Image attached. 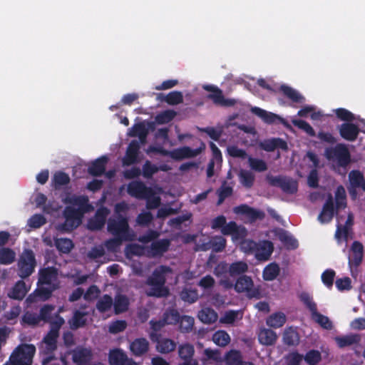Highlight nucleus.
<instances>
[{"label":"nucleus","instance_id":"13d9d810","mask_svg":"<svg viewBox=\"0 0 365 365\" xmlns=\"http://www.w3.org/2000/svg\"><path fill=\"white\" fill-rule=\"evenodd\" d=\"M225 361L227 365H239L242 361L240 353L236 350H231L226 354Z\"/></svg>","mask_w":365,"mask_h":365},{"label":"nucleus","instance_id":"72a5a7b5","mask_svg":"<svg viewBox=\"0 0 365 365\" xmlns=\"http://www.w3.org/2000/svg\"><path fill=\"white\" fill-rule=\"evenodd\" d=\"M212 340L217 346L225 347L230 344L231 339L225 331L218 330L213 334Z\"/></svg>","mask_w":365,"mask_h":365},{"label":"nucleus","instance_id":"0eeeda50","mask_svg":"<svg viewBox=\"0 0 365 365\" xmlns=\"http://www.w3.org/2000/svg\"><path fill=\"white\" fill-rule=\"evenodd\" d=\"M205 148L203 145L202 148L192 149L190 147L185 146L169 151L162 147L150 146L146 153L150 154L151 153H158L165 156H170L173 160H181L185 158H191L198 155L202 149Z\"/></svg>","mask_w":365,"mask_h":365},{"label":"nucleus","instance_id":"de8ad7c7","mask_svg":"<svg viewBox=\"0 0 365 365\" xmlns=\"http://www.w3.org/2000/svg\"><path fill=\"white\" fill-rule=\"evenodd\" d=\"M226 240L221 236L212 237L207 245L206 249H212L215 252H220L225 247Z\"/></svg>","mask_w":365,"mask_h":365},{"label":"nucleus","instance_id":"6e6552de","mask_svg":"<svg viewBox=\"0 0 365 365\" xmlns=\"http://www.w3.org/2000/svg\"><path fill=\"white\" fill-rule=\"evenodd\" d=\"M35 352L34 345L21 344L14 350L5 365H31Z\"/></svg>","mask_w":365,"mask_h":365},{"label":"nucleus","instance_id":"774afa93","mask_svg":"<svg viewBox=\"0 0 365 365\" xmlns=\"http://www.w3.org/2000/svg\"><path fill=\"white\" fill-rule=\"evenodd\" d=\"M305 361L309 365H316L321 360V354L316 350H311L304 356Z\"/></svg>","mask_w":365,"mask_h":365},{"label":"nucleus","instance_id":"7c9ffc66","mask_svg":"<svg viewBox=\"0 0 365 365\" xmlns=\"http://www.w3.org/2000/svg\"><path fill=\"white\" fill-rule=\"evenodd\" d=\"M360 340V335L356 334H351L349 335L337 336L335 338V341L337 345L341 348L358 344Z\"/></svg>","mask_w":365,"mask_h":365},{"label":"nucleus","instance_id":"49530a36","mask_svg":"<svg viewBox=\"0 0 365 365\" xmlns=\"http://www.w3.org/2000/svg\"><path fill=\"white\" fill-rule=\"evenodd\" d=\"M209 98L216 104L223 106H231L235 103V99L225 98L222 93H212Z\"/></svg>","mask_w":365,"mask_h":365},{"label":"nucleus","instance_id":"37998d69","mask_svg":"<svg viewBox=\"0 0 365 365\" xmlns=\"http://www.w3.org/2000/svg\"><path fill=\"white\" fill-rule=\"evenodd\" d=\"M279 267L276 263H270L263 270V278L266 281L274 280L279 274Z\"/></svg>","mask_w":365,"mask_h":365},{"label":"nucleus","instance_id":"c9c22d12","mask_svg":"<svg viewBox=\"0 0 365 365\" xmlns=\"http://www.w3.org/2000/svg\"><path fill=\"white\" fill-rule=\"evenodd\" d=\"M276 181L285 192L292 194L297 190V182L296 180L288 178H279Z\"/></svg>","mask_w":365,"mask_h":365},{"label":"nucleus","instance_id":"bb28decb","mask_svg":"<svg viewBox=\"0 0 365 365\" xmlns=\"http://www.w3.org/2000/svg\"><path fill=\"white\" fill-rule=\"evenodd\" d=\"M259 146L262 149L271 152L276 148H282L283 150L287 149V143L279 138H272L265 140L260 143Z\"/></svg>","mask_w":365,"mask_h":365},{"label":"nucleus","instance_id":"603ef678","mask_svg":"<svg viewBox=\"0 0 365 365\" xmlns=\"http://www.w3.org/2000/svg\"><path fill=\"white\" fill-rule=\"evenodd\" d=\"M129 135L138 137L141 143H144L147 135V130L143 124H136L130 129Z\"/></svg>","mask_w":365,"mask_h":365},{"label":"nucleus","instance_id":"f257e3e1","mask_svg":"<svg viewBox=\"0 0 365 365\" xmlns=\"http://www.w3.org/2000/svg\"><path fill=\"white\" fill-rule=\"evenodd\" d=\"M63 200L69 205L64 211L66 221L61 227L66 231L77 227L81 222L83 214L93 210V207L88 204V197L85 196L68 195Z\"/></svg>","mask_w":365,"mask_h":365},{"label":"nucleus","instance_id":"1a4fd4ad","mask_svg":"<svg viewBox=\"0 0 365 365\" xmlns=\"http://www.w3.org/2000/svg\"><path fill=\"white\" fill-rule=\"evenodd\" d=\"M35 352L34 345L21 344L14 350L5 365H31Z\"/></svg>","mask_w":365,"mask_h":365},{"label":"nucleus","instance_id":"cd10ccee","mask_svg":"<svg viewBox=\"0 0 365 365\" xmlns=\"http://www.w3.org/2000/svg\"><path fill=\"white\" fill-rule=\"evenodd\" d=\"M29 289L26 287L25 282L19 280L8 293V296L11 299L19 300L25 297Z\"/></svg>","mask_w":365,"mask_h":365},{"label":"nucleus","instance_id":"4468645a","mask_svg":"<svg viewBox=\"0 0 365 365\" xmlns=\"http://www.w3.org/2000/svg\"><path fill=\"white\" fill-rule=\"evenodd\" d=\"M251 112L252 113H254L255 115H257L259 118H261L266 123L272 124V123H275L277 121H279L282 124H283L285 127H287V128L290 127V125L288 124V123L285 120L282 118L280 116H279L278 115L274 114L271 112H269V111H267L260 108L252 107Z\"/></svg>","mask_w":365,"mask_h":365},{"label":"nucleus","instance_id":"338daca9","mask_svg":"<svg viewBox=\"0 0 365 365\" xmlns=\"http://www.w3.org/2000/svg\"><path fill=\"white\" fill-rule=\"evenodd\" d=\"M312 317L317 323H318L323 328L327 329H331L332 324L327 317L324 316L317 312Z\"/></svg>","mask_w":365,"mask_h":365},{"label":"nucleus","instance_id":"c03bdc74","mask_svg":"<svg viewBox=\"0 0 365 365\" xmlns=\"http://www.w3.org/2000/svg\"><path fill=\"white\" fill-rule=\"evenodd\" d=\"M350 184L353 187H361L365 191V180L359 171H351L349 175Z\"/></svg>","mask_w":365,"mask_h":365},{"label":"nucleus","instance_id":"a19ab883","mask_svg":"<svg viewBox=\"0 0 365 365\" xmlns=\"http://www.w3.org/2000/svg\"><path fill=\"white\" fill-rule=\"evenodd\" d=\"M129 305L128 299L122 294H118L115 298L113 307L116 314L125 312Z\"/></svg>","mask_w":365,"mask_h":365},{"label":"nucleus","instance_id":"2f4dec72","mask_svg":"<svg viewBox=\"0 0 365 365\" xmlns=\"http://www.w3.org/2000/svg\"><path fill=\"white\" fill-rule=\"evenodd\" d=\"M170 245L168 240H161L152 243L149 253L152 256L161 255L167 251Z\"/></svg>","mask_w":365,"mask_h":365},{"label":"nucleus","instance_id":"6ab92c4d","mask_svg":"<svg viewBox=\"0 0 365 365\" xmlns=\"http://www.w3.org/2000/svg\"><path fill=\"white\" fill-rule=\"evenodd\" d=\"M233 287L237 292H247L250 297H254L257 294V292L252 289L253 282L250 277L242 276L240 277Z\"/></svg>","mask_w":365,"mask_h":365},{"label":"nucleus","instance_id":"412c9836","mask_svg":"<svg viewBox=\"0 0 365 365\" xmlns=\"http://www.w3.org/2000/svg\"><path fill=\"white\" fill-rule=\"evenodd\" d=\"M140 145L138 141L133 140L126 151L123 159V165H130L137 162Z\"/></svg>","mask_w":365,"mask_h":365},{"label":"nucleus","instance_id":"a18cd8bd","mask_svg":"<svg viewBox=\"0 0 365 365\" xmlns=\"http://www.w3.org/2000/svg\"><path fill=\"white\" fill-rule=\"evenodd\" d=\"M86 312L76 311L74 313L73 317L69 320L71 328L76 329L83 327L86 322Z\"/></svg>","mask_w":365,"mask_h":365},{"label":"nucleus","instance_id":"2eb2a0df","mask_svg":"<svg viewBox=\"0 0 365 365\" xmlns=\"http://www.w3.org/2000/svg\"><path fill=\"white\" fill-rule=\"evenodd\" d=\"M223 235H231L232 240L235 242L242 241L247 236V232L243 227H239L234 222H230L222 229Z\"/></svg>","mask_w":365,"mask_h":365},{"label":"nucleus","instance_id":"dca6fc26","mask_svg":"<svg viewBox=\"0 0 365 365\" xmlns=\"http://www.w3.org/2000/svg\"><path fill=\"white\" fill-rule=\"evenodd\" d=\"M127 190L131 196L143 199L148 197V195L151 192V187H146L142 182L133 181L128 184Z\"/></svg>","mask_w":365,"mask_h":365},{"label":"nucleus","instance_id":"423d86ee","mask_svg":"<svg viewBox=\"0 0 365 365\" xmlns=\"http://www.w3.org/2000/svg\"><path fill=\"white\" fill-rule=\"evenodd\" d=\"M63 324L64 319L60 316H56L55 320L51 322V329L44 337L40 347L41 353L43 354L42 359L43 365L47 364L53 359L50 354L56 349L58 331Z\"/></svg>","mask_w":365,"mask_h":365},{"label":"nucleus","instance_id":"bf43d9fd","mask_svg":"<svg viewBox=\"0 0 365 365\" xmlns=\"http://www.w3.org/2000/svg\"><path fill=\"white\" fill-rule=\"evenodd\" d=\"M180 329L182 332L190 331L194 326L195 319L190 316H183L180 318Z\"/></svg>","mask_w":365,"mask_h":365},{"label":"nucleus","instance_id":"ea45409f","mask_svg":"<svg viewBox=\"0 0 365 365\" xmlns=\"http://www.w3.org/2000/svg\"><path fill=\"white\" fill-rule=\"evenodd\" d=\"M107 160L108 159L106 156H103L96 160L89 167V173H91L93 175H98L103 173L105 170V166L107 163Z\"/></svg>","mask_w":365,"mask_h":365},{"label":"nucleus","instance_id":"4d7b16f0","mask_svg":"<svg viewBox=\"0 0 365 365\" xmlns=\"http://www.w3.org/2000/svg\"><path fill=\"white\" fill-rule=\"evenodd\" d=\"M55 307L52 305H45L43 306L40 311V317L41 320L45 322H48L51 324V321L55 320L56 316H59L58 314H56L54 316L51 315V313L54 310Z\"/></svg>","mask_w":365,"mask_h":365},{"label":"nucleus","instance_id":"f8f14e48","mask_svg":"<svg viewBox=\"0 0 365 365\" xmlns=\"http://www.w3.org/2000/svg\"><path fill=\"white\" fill-rule=\"evenodd\" d=\"M325 155L328 159L336 161L340 165H347L350 160L347 148L341 144L335 148L327 149Z\"/></svg>","mask_w":365,"mask_h":365},{"label":"nucleus","instance_id":"3c124183","mask_svg":"<svg viewBox=\"0 0 365 365\" xmlns=\"http://www.w3.org/2000/svg\"><path fill=\"white\" fill-rule=\"evenodd\" d=\"M248 163L250 168L257 172H264L267 170V165L265 161L262 159L248 158Z\"/></svg>","mask_w":365,"mask_h":365},{"label":"nucleus","instance_id":"79ce46f5","mask_svg":"<svg viewBox=\"0 0 365 365\" xmlns=\"http://www.w3.org/2000/svg\"><path fill=\"white\" fill-rule=\"evenodd\" d=\"M242 318V313L241 311L230 310L225 312L224 315L220 319V322L222 324H231L236 321L240 320Z\"/></svg>","mask_w":365,"mask_h":365},{"label":"nucleus","instance_id":"f03ea898","mask_svg":"<svg viewBox=\"0 0 365 365\" xmlns=\"http://www.w3.org/2000/svg\"><path fill=\"white\" fill-rule=\"evenodd\" d=\"M38 289L30 294L26 302L30 304L36 302L37 299L45 301L48 299L52 292L58 287L57 270L54 268H45L39 271Z\"/></svg>","mask_w":365,"mask_h":365},{"label":"nucleus","instance_id":"58836bf2","mask_svg":"<svg viewBox=\"0 0 365 365\" xmlns=\"http://www.w3.org/2000/svg\"><path fill=\"white\" fill-rule=\"evenodd\" d=\"M283 341L289 346H294L298 344L299 341V336L294 328L289 327L286 329L284 331Z\"/></svg>","mask_w":365,"mask_h":365},{"label":"nucleus","instance_id":"ddd939ff","mask_svg":"<svg viewBox=\"0 0 365 365\" xmlns=\"http://www.w3.org/2000/svg\"><path fill=\"white\" fill-rule=\"evenodd\" d=\"M178 353L182 362L179 365H197L198 362L193 358L195 348L189 343H184L178 346Z\"/></svg>","mask_w":365,"mask_h":365},{"label":"nucleus","instance_id":"a878e982","mask_svg":"<svg viewBox=\"0 0 365 365\" xmlns=\"http://www.w3.org/2000/svg\"><path fill=\"white\" fill-rule=\"evenodd\" d=\"M156 350L161 354H169L176 348V343L168 338H160L156 340Z\"/></svg>","mask_w":365,"mask_h":365},{"label":"nucleus","instance_id":"e433bc0d","mask_svg":"<svg viewBox=\"0 0 365 365\" xmlns=\"http://www.w3.org/2000/svg\"><path fill=\"white\" fill-rule=\"evenodd\" d=\"M285 322L286 316L282 312L272 314L267 319V324L273 328L281 327Z\"/></svg>","mask_w":365,"mask_h":365},{"label":"nucleus","instance_id":"e2e57ef3","mask_svg":"<svg viewBox=\"0 0 365 365\" xmlns=\"http://www.w3.org/2000/svg\"><path fill=\"white\" fill-rule=\"evenodd\" d=\"M147 200L146 207L148 209L157 208L160 204V197L155 195V190L151 188V192L148 195V197H145Z\"/></svg>","mask_w":365,"mask_h":365},{"label":"nucleus","instance_id":"0e129e2a","mask_svg":"<svg viewBox=\"0 0 365 365\" xmlns=\"http://www.w3.org/2000/svg\"><path fill=\"white\" fill-rule=\"evenodd\" d=\"M335 200L337 208H344L346 207V192L342 186L337 187Z\"/></svg>","mask_w":365,"mask_h":365},{"label":"nucleus","instance_id":"473e14b6","mask_svg":"<svg viewBox=\"0 0 365 365\" xmlns=\"http://www.w3.org/2000/svg\"><path fill=\"white\" fill-rule=\"evenodd\" d=\"M198 319L204 324H212L217 320V313L210 308H204L198 312Z\"/></svg>","mask_w":365,"mask_h":365},{"label":"nucleus","instance_id":"5fc2aeb1","mask_svg":"<svg viewBox=\"0 0 365 365\" xmlns=\"http://www.w3.org/2000/svg\"><path fill=\"white\" fill-rule=\"evenodd\" d=\"M55 245L60 252L63 253H68L73 246L72 241L67 238L56 239Z\"/></svg>","mask_w":365,"mask_h":365},{"label":"nucleus","instance_id":"393cba45","mask_svg":"<svg viewBox=\"0 0 365 365\" xmlns=\"http://www.w3.org/2000/svg\"><path fill=\"white\" fill-rule=\"evenodd\" d=\"M363 257V245L361 243L356 241L351 247V254L349 256V264L359 265Z\"/></svg>","mask_w":365,"mask_h":365},{"label":"nucleus","instance_id":"20e7f679","mask_svg":"<svg viewBox=\"0 0 365 365\" xmlns=\"http://www.w3.org/2000/svg\"><path fill=\"white\" fill-rule=\"evenodd\" d=\"M108 231L115 237L105 242V246L108 251L115 252L121 245L123 241L134 239V234L130 231L127 220L120 216L116 219H109Z\"/></svg>","mask_w":365,"mask_h":365},{"label":"nucleus","instance_id":"c756f323","mask_svg":"<svg viewBox=\"0 0 365 365\" xmlns=\"http://www.w3.org/2000/svg\"><path fill=\"white\" fill-rule=\"evenodd\" d=\"M258 339L262 344L269 346L275 343L277 336L274 331L264 328L260 329Z\"/></svg>","mask_w":365,"mask_h":365},{"label":"nucleus","instance_id":"5701e85b","mask_svg":"<svg viewBox=\"0 0 365 365\" xmlns=\"http://www.w3.org/2000/svg\"><path fill=\"white\" fill-rule=\"evenodd\" d=\"M149 349V342L145 338H138L130 344V350L135 356H141L145 354Z\"/></svg>","mask_w":365,"mask_h":365},{"label":"nucleus","instance_id":"b1692460","mask_svg":"<svg viewBox=\"0 0 365 365\" xmlns=\"http://www.w3.org/2000/svg\"><path fill=\"white\" fill-rule=\"evenodd\" d=\"M339 133L342 138L347 140H354L359 133V128L351 123H344L339 128Z\"/></svg>","mask_w":365,"mask_h":365},{"label":"nucleus","instance_id":"69168bd1","mask_svg":"<svg viewBox=\"0 0 365 365\" xmlns=\"http://www.w3.org/2000/svg\"><path fill=\"white\" fill-rule=\"evenodd\" d=\"M300 299L311 312L312 317L317 312V304L308 294L302 293L300 295Z\"/></svg>","mask_w":365,"mask_h":365},{"label":"nucleus","instance_id":"f704fd0d","mask_svg":"<svg viewBox=\"0 0 365 365\" xmlns=\"http://www.w3.org/2000/svg\"><path fill=\"white\" fill-rule=\"evenodd\" d=\"M353 220V215L351 214H349L347 220L346 221V225L344 227V228H342L341 225H338L337 230L335 233V237L339 242H340L341 240H346L349 229L352 225Z\"/></svg>","mask_w":365,"mask_h":365},{"label":"nucleus","instance_id":"9d476101","mask_svg":"<svg viewBox=\"0 0 365 365\" xmlns=\"http://www.w3.org/2000/svg\"><path fill=\"white\" fill-rule=\"evenodd\" d=\"M17 265L18 274L21 278L30 276L36 267V259L33 252L24 250L19 257Z\"/></svg>","mask_w":365,"mask_h":365},{"label":"nucleus","instance_id":"864d4df0","mask_svg":"<svg viewBox=\"0 0 365 365\" xmlns=\"http://www.w3.org/2000/svg\"><path fill=\"white\" fill-rule=\"evenodd\" d=\"M126 358L127 356L123 351L115 349L110 352L109 362L110 365H120Z\"/></svg>","mask_w":365,"mask_h":365},{"label":"nucleus","instance_id":"7ed1b4c3","mask_svg":"<svg viewBox=\"0 0 365 365\" xmlns=\"http://www.w3.org/2000/svg\"><path fill=\"white\" fill-rule=\"evenodd\" d=\"M174 275L173 269L168 266L156 267L147 279L145 293L148 296L165 297L169 295V289L165 285L166 281Z\"/></svg>","mask_w":365,"mask_h":365},{"label":"nucleus","instance_id":"6e6d98bb","mask_svg":"<svg viewBox=\"0 0 365 365\" xmlns=\"http://www.w3.org/2000/svg\"><path fill=\"white\" fill-rule=\"evenodd\" d=\"M176 113L173 110H168L158 113L155 118L158 124H165L170 122L175 116Z\"/></svg>","mask_w":365,"mask_h":365},{"label":"nucleus","instance_id":"8fccbe9b","mask_svg":"<svg viewBox=\"0 0 365 365\" xmlns=\"http://www.w3.org/2000/svg\"><path fill=\"white\" fill-rule=\"evenodd\" d=\"M16 258V253L9 248L0 249V264H9Z\"/></svg>","mask_w":365,"mask_h":365},{"label":"nucleus","instance_id":"4be33fe9","mask_svg":"<svg viewBox=\"0 0 365 365\" xmlns=\"http://www.w3.org/2000/svg\"><path fill=\"white\" fill-rule=\"evenodd\" d=\"M233 211L236 214L245 215L250 220L262 219L264 215L263 212L255 210L247 205H241L235 207L233 209Z\"/></svg>","mask_w":365,"mask_h":365},{"label":"nucleus","instance_id":"4c0bfd02","mask_svg":"<svg viewBox=\"0 0 365 365\" xmlns=\"http://www.w3.org/2000/svg\"><path fill=\"white\" fill-rule=\"evenodd\" d=\"M240 182L245 187L250 188L255 182V175L250 170L241 169L238 173Z\"/></svg>","mask_w":365,"mask_h":365},{"label":"nucleus","instance_id":"f3484780","mask_svg":"<svg viewBox=\"0 0 365 365\" xmlns=\"http://www.w3.org/2000/svg\"><path fill=\"white\" fill-rule=\"evenodd\" d=\"M273 244L267 240H263L257 244L254 255L260 261L268 260L273 252Z\"/></svg>","mask_w":365,"mask_h":365},{"label":"nucleus","instance_id":"052dcab7","mask_svg":"<svg viewBox=\"0 0 365 365\" xmlns=\"http://www.w3.org/2000/svg\"><path fill=\"white\" fill-rule=\"evenodd\" d=\"M199 297L198 292L195 289H185L180 293V298L187 302L193 303Z\"/></svg>","mask_w":365,"mask_h":365},{"label":"nucleus","instance_id":"680f3d73","mask_svg":"<svg viewBox=\"0 0 365 365\" xmlns=\"http://www.w3.org/2000/svg\"><path fill=\"white\" fill-rule=\"evenodd\" d=\"M144 252V248L136 244L128 245L125 248V255L128 258H132L133 256L142 255Z\"/></svg>","mask_w":365,"mask_h":365},{"label":"nucleus","instance_id":"39448f33","mask_svg":"<svg viewBox=\"0 0 365 365\" xmlns=\"http://www.w3.org/2000/svg\"><path fill=\"white\" fill-rule=\"evenodd\" d=\"M248 265L245 262L237 261L230 265L225 262L219 263L215 268L214 273L219 279V283L225 289H230L234 285L233 277L245 273Z\"/></svg>","mask_w":365,"mask_h":365},{"label":"nucleus","instance_id":"a211bd4d","mask_svg":"<svg viewBox=\"0 0 365 365\" xmlns=\"http://www.w3.org/2000/svg\"><path fill=\"white\" fill-rule=\"evenodd\" d=\"M257 85L262 89L267 90L269 91H276L279 89V91H296L291 87L282 84L279 85L276 83L272 77L262 78H260L257 81Z\"/></svg>","mask_w":365,"mask_h":365},{"label":"nucleus","instance_id":"09e8293b","mask_svg":"<svg viewBox=\"0 0 365 365\" xmlns=\"http://www.w3.org/2000/svg\"><path fill=\"white\" fill-rule=\"evenodd\" d=\"M113 305V300L112 297L108 294H105L98 299L96 304V308L101 312H106L110 310Z\"/></svg>","mask_w":365,"mask_h":365},{"label":"nucleus","instance_id":"c85d7f7f","mask_svg":"<svg viewBox=\"0 0 365 365\" xmlns=\"http://www.w3.org/2000/svg\"><path fill=\"white\" fill-rule=\"evenodd\" d=\"M334 216V206L332 202V197L329 195L328 200L324 205L321 214L318 217V220L322 223L329 222Z\"/></svg>","mask_w":365,"mask_h":365},{"label":"nucleus","instance_id":"aec40b11","mask_svg":"<svg viewBox=\"0 0 365 365\" xmlns=\"http://www.w3.org/2000/svg\"><path fill=\"white\" fill-rule=\"evenodd\" d=\"M109 214L108 209L102 207L98 210L93 218H91L88 222V228L91 230H97L101 229L104 224L106 219Z\"/></svg>","mask_w":365,"mask_h":365},{"label":"nucleus","instance_id":"9b49d317","mask_svg":"<svg viewBox=\"0 0 365 365\" xmlns=\"http://www.w3.org/2000/svg\"><path fill=\"white\" fill-rule=\"evenodd\" d=\"M72 356L73 365H88L92 359V352L86 348H76L68 355L62 356L61 361L64 365H70L68 361V356Z\"/></svg>","mask_w":365,"mask_h":365}]
</instances>
